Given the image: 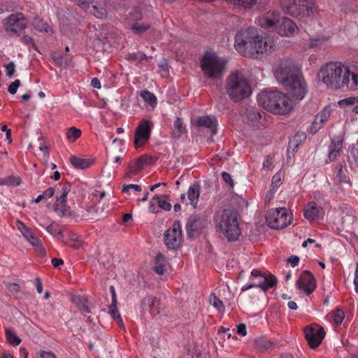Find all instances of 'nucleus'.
<instances>
[{"instance_id":"nucleus-1","label":"nucleus","mask_w":358,"mask_h":358,"mask_svg":"<svg viewBox=\"0 0 358 358\" xmlns=\"http://www.w3.org/2000/svg\"><path fill=\"white\" fill-rule=\"evenodd\" d=\"M276 80L294 98L301 100L307 93L306 83L296 62L289 58L279 61L275 70Z\"/></svg>"},{"instance_id":"nucleus-2","label":"nucleus","mask_w":358,"mask_h":358,"mask_svg":"<svg viewBox=\"0 0 358 358\" xmlns=\"http://www.w3.org/2000/svg\"><path fill=\"white\" fill-rule=\"evenodd\" d=\"M274 46L275 42L272 38L263 37L254 27L238 31L235 36L234 48L245 57H256L259 54L272 50Z\"/></svg>"},{"instance_id":"nucleus-3","label":"nucleus","mask_w":358,"mask_h":358,"mask_svg":"<svg viewBox=\"0 0 358 358\" xmlns=\"http://www.w3.org/2000/svg\"><path fill=\"white\" fill-rule=\"evenodd\" d=\"M318 78L328 87L337 90L344 87L350 90L358 89V73L350 70L339 62H330L322 66Z\"/></svg>"},{"instance_id":"nucleus-4","label":"nucleus","mask_w":358,"mask_h":358,"mask_svg":"<svg viewBox=\"0 0 358 358\" xmlns=\"http://www.w3.org/2000/svg\"><path fill=\"white\" fill-rule=\"evenodd\" d=\"M215 226L217 231L229 242L238 240L241 236L238 213L233 208L219 211L215 217Z\"/></svg>"},{"instance_id":"nucleus-5","label":"nucleus","mask_w":358,"mask_h":358,"mask_svg":"<svg viewBox=\"0 0 358 358\" xmlns=\"http://www.w3.org/2000/svg\"><path fill=\"white\" fill-rule=\"evenodd\" d=\"M257 101L264 108L277 114L287 113L292 108L291 99L279 91H264L259 94Z\"/></svg>"},{"instance_id":"nucleus-6","label":"nucleus","mask_w":358,"mask_h":358,"mask_svg":"<svg viewBox=\"0 0 358 358\" xmlns=\"http://www.w3.org/2000/svg\"><path fill=\"white\" fill-rule=\"evenodd\" d=\"M225 90L234 102L248 97L251 93V87L245 77L239 71L232 72L226 80Z\"/></svg>"},{"instance_id":"nucleus-7","label":"nucleus","mask_w":358,"mask_h":358,"mask_svg":"<svg viewBox=\"0 0 358 358\" xmlns=\"http://www.w3.org/2000/svg\"><path fill=\"white\" fill-rule=\"evenodd\" d=\"M259 24L267 29L273 28L279 35L284 36H292L298 30L291 19L286 17L280 18L278 12L268 13L259 19Z\"/></svg>"},{"instance_id":"nucleus-8","label":"nucleus","mask_w":358,"mask_h":358,"mask_svg":"<svg viewBox=\"0 0 358 358\" xmlns=\"http://www.w3.org/2000/svg\"><path fill=\"white\" fill-rule=\"evenodd\" d=\"M200 64L203 76L215 80L221 78L226 72L227 61L214 52H206Z\"/></svg>"},{"instance_id":"nucleus-9","label":"nucleus","mask_w":358,"mask_h":358,"mask_svg":"<svg viewBox=\"0 0 358 358\" xmlns=\"http://www.w3.org/2000/svg\"><path fill=\"white\" fill-rule=\"evenodd\" d=\"M284 12L300 20L313 15L315 5L311 0H280Z\"/></svg>"},{"instance_id":"nucleus-10","label":"nucleus","mask_w":358,"mask_h":358,"mask_svg":"<svg viewBox=\"0 0 358 358\" xmlns=\"http://www.w3.org/2000/svg\"><path fill=\"white\" fill-rule=\"evenodd\" d=\"M250 280V282L248 285L242 287V292L255 287L261 288L264 292H266L277 283V279L274 275H266L258 270H252L251 271Z\"/></svg>"},{"instance_id":"nucleus-11","label":"nucleus","mask_w":358,"mask_h":358,"mask_svg":"<svg viewBox=\"0 0 358 358\" xmlns=\"http://www.w3.org/2000/svg\"><path fill=\"white\" fill-rule=\"evenodd\" d=\"M268 225L275 229H283L291 224L292 215L283 208H275L268 212L266 216Z\"/></svg>"},{"instance_id":"nucleus-12","label":"nucleus","mask_w":358,"mask_h":358,"mask_svg":"<svg viewBox=\"0 0 358 358\" xmlns=\"http://www.w3.org/2000/svg\"><path fill=\"white\" fill-rule=\"evenodd\" d=\"M27 20L21 13L11 14L3 20L5 31L10 36H17L27 27Z\"/></svg>"},{"instance_id":"nucleus-13","label":"nucleus","mask_w":358,"mask_h":358,"mask_svg":"<svg viewBox=\"0 0 358 358\" xmlns=\"http://www.w3.org/2000/svg\"><path fill=\"white\" fill-rule=\"evenodd\" d=\"M164 241L169 249L177 250L180 247L182 241V233L181 224L179 221H175L173 226L166 231Z\"/></svg>"},{"instance_id":"nucleus-14","label":"nucleus","mask_w":358,"mask_h":358,"mask_svg":"<svg viewBox=\"0 0 358 358\" xmlns=\"http://www.w3.org/2000/svg\"><path fill=\"white\" fill-rule=\"evenodd\" d=\"M303 331L305 338L311 348H317L325 336L324 329L319 325L306 327L304 328Z\"/></svg>"},{"instance_id":"nucleus-15","label":"nucleus","mask_w":358,"mask_h":358,"mask_svg":"<svg viewBox=\"0 0 358 358\" xmlns=\"http://www.w3.org/2000/svg\"><path fill=\"white\" fill-rule=\"evenodd\" d=\"M207 225V221L197 215H192L187 219L185 226L187 236L194 238Z\"/></svg>"},{"instance_id":"nucleus-16","label":"nucleus","mask_w":358,"mask_h":358,"mask_svg":"<svg viewBox=\"0 0 358 358\" xmlns=\"http://www.w3.org/2000/svg\"><path fill=\"white\" fill-rule=\"evenodd\" d=\"M152 124L148 120H143L136 128L134 145L138 148L145 144L150 138Z\"/></svg>"},{"instance_id":"nucleus-17","label":"nucleus","mask_w":358,"mask_h":358,"mask_svg":"<svg viewBox=\"0 0 358 358\" xmlns=\"http://www.w3.org/2000/svg\"><path fill=\"white\" fill-rule=\"evenodd\" d=\"M296 285L298 289L309 295L316 288V282L313 275L309 271H304L301 274Z\"/></svg>"},{"instance_id":"nucleus-18","label":"nucleus","mask_w":358,"mask_h":358,"mask_svg":"<svg viewBox=\"0 0 358 358\" xmlns=\"http://www.w3.org/2000/svg\"><path fill=\"white\" fill-rule=\"evenodd\" d=\"M324 213L323 208L318 206L315 202L308 203L303 209V215L309 221H313L322 217Z\"/></svg>"},{"instance_id":"nucleus-19","label":"nucleus","mask_w":358,"mask_h":358,"mask_svg":"<svg viewBox=\"0 0 358 358\" xmlns=\"http://www.w3.org/2000/svg\"><path fill=\"white\" fill-rule=\"evenodd\" d=\"M109 289L112 296V302L109 306V313L114 320H117L118 325L125 330L123 321L117 308V301L115 287L111 285Z\"/></svg>"},{"instance_id":"nucleus-20","label":"nucleus","mask_w":358,"mask_h":358,"mask_svg":"<svg viewBox=\"0 0 358 358\" xmlns=\"http://www.w3.org/2000/svg\"><path fill=\"white\" fill-rule=\"evenodd\" d=\"M143 311L148 310L152 316L159 313V301L153 296H145L141 302Z\"/></svg>"},{"instance_id":"nucleus-21","label":"nucleus","mask_w":358,"mask_h":358,"mask_svg":"<svg viewBox=\"0 0 358 358\" xmlns=\"http://www.w3.org/2000/svg\"><path fill=\"white\" fill-rule=\"evenodd\" d=\"M343 138L341 136H335L332 140L331 145H329V159L334 161L343 148Z\"/></svg>"},{"instance_id":"nucleus-22","label":"nucleus","mask_w":358,"mask_h":358,"mask_svg":"<svg viewBox=\"0 0 358 358\" xmlns=\"http://www.w3.org/2000/svg\"><path fill=\"white\" fill-rule=\"evenodd\" d=\"M147 163L148 157L146 156H141L138 159L131 162L126 172V176L131 177L132 176L137 175Z\"/></svg>"},{"instance_id":"nucleus-23","label":"nucleus","mask_w":358,"mask_h":358,"mask_svg":"<svg viewBox=\"0 0 358 358\" xmlns=\"http://www.w3.org/2000/svg\"><path fill=\"white\" fill-rule=\"evenodd\" d=\"M196 125L200 127H206L211 130L213 135L216 133V119L210 116H201L196 122Z\"/></svg>"},{"instance_id":"nucleus-24","label":"nucleus","mask_w":358,"mask_h":358,"mask_svg":"<svg viewBox=\"0 0 358 358\" xmlns=\"http://www.w3.org/2000/svg\"><path fill=\"white\" fill-rule=\"evenodd\" d=\"M199 194L200 186L198 183H194L190 185L187 192V197L189 200L190 205H192L194 208L196 207L198 203Z\"/></svg>"},{"instance_id":"nucleus-25","label":"nucleus","mask_w":358,"mask_h":358,"mask_svg":"<svg viewBox=\"0 0 358 358\" xmlns=\"http://www.w3.org/2000/svg\"><path fill=\"white\" fill-rule=\"evenodd\" d=\"M227 5L235 10H250V0H226Z\"/></svg>"},{"instance_id":"nucleus-26","label":"nucleus","mask_w":358,"mask_h":358,"mask_svg":"<svg viewBox=\"0 0 358 358\" xmlns=\"http://www.w3.org/2000/svg\"><path fill=\"white\" fill-rule=\"evenodd\" d=\"M70 162L76 169H85L90 166L93 161L73 156L70 158Z\"/></svg>"},{"instance_id":"nucleus-27","label":"nucleus","mask_w":358,"mask_h":358,"mask_svg":"<svg viewBox=\"0 0 358 358\" xmlns=\"http://www.w3.org/2000/svg\"><path fill=\"white\" fill-rule=\"evenodd\" d=\"M66 201H63L61 203H58V200L56 201L54 204V210L57 213V215L60 217H66L71 216V212L69 209L66 208Z\"/></svg>"},{"instance_id":"nucleus-28","label":"nucleus","mask_w":358,"mask_h":358,"mask_svg":"<svg viewBox=\"0 0 358 358\" xmlns=\"http://www.w3.org/2000/svg\"><path fill=\"white\" fill-rule=\"evenodd\" d=\"M73 301L80 308L83 313H90L91 312L89 302L84 297L80 296H75L73 297Z\"/></svg>"},{"instance_id":"nucleus-29","label":"nucleus","mask_w":358,"mask_h":358,"mask_svg":"<svg viewBox=\"0 0 358 358\" xmlns=\"http://www.w3.org/2000/svg\"><path fill=\"white\" fill-rule=\"evenodd\" d=\"M173 127V137L176 139L180 138L186 132V129L183 126L182 120L180 117H177L174 121Z\"/></svg>"},{"instance_id":"nucleus-30","label":"nucleus","mask_w":358,"mask_h":358,"mask_svg":"<svg viewBox=\"0 0 358 358\" xmlns=\"http://www.w3.org/2000/svg\"><path fill=\"white\" fill-rule=\"evenodd\" d=\"M210 303L220 313L224 311V306L222 301H221L217 296L212 293L209 296Z\"/></svg>"},{"instance_id":"nucleus-31","label":"nucleus","mask_w":358,"mask_h":358,"mask_svg":"<svg viewBox=\"0 0 358 358\" xmlns=\"http://www.w3.org/2000/svg\"><path fill=\"white\" fill-rule=\"evenodd\" d=\"M140 96L146 103H148L152 106H155L157 103V98L155 95L148 90H143L141 92Z\"/></svg>"},{"instance_id":"nucleus-32","label":"nucleus","mask_w":358,"mask_h":358,"mask_svg":"<svg viewBox=\"0 0 358 358\" xmlns=\"http://www.w3.org/2000/svg\"><path fill=\"white\" fill-rule=\"evenodd\" d=\"M81 130L72 127H70L66 132V138L71 142L76 141L81 136Z\"/></svg>"},{"instance_id":"nucleus-33","label":"nucleus","mask_w":358,"mask_h":358,"mask_svg":"<svg viewBox=\"0 0 358 358\" xmlns=\"http://www.w3.org/2000/svg\"><path fill=\"white\" fill-rule=\"evenodd\" d=\"M90 13L97 18H105L107 17V11L101 6H92Z\"/></svg>"},{"instance_id":"nucleus-34","label":"nucleus","mask_w":358,"mask_h":358,"mask_svg":"<svg viewBox=\"0 0 358 358\" xmlns=\"http://www.w3.org/2000/svg\"><path fill=\"white\" fill-rule=\"evenodd\" d=\"M132 31L136 33L141 34L146 31L149 28L150 25L145 23H139L138 22H133L131 24Z\"/></svg>"},{"instance_id":"nucleus-35","label":"nucleus","mask_w":358,"mask_h":358,"mask_svg":"<svg viewBox=\"0 0 358 358\" xmlns=\"http://www.w3.org/2000/svg\"><path fill=\"white\" fill-rule=\"evenodd\" d=\"M27 241L34 247L38 248L39 255H45V249L42 246L40 240L37 237H36L34 234L32 235Z\"/></svg>"},{"instance_id":"nucleus-36","label":"nucleus","mask_w":358,"mask_h":358,"mask_svg":"<svg viewBox=\"0 0 358 358\" xmlns=\"http://www.w3.org/2000/svg\"><path fill=\"white\" fill-rule=\"evenodd\" d=\"M168 198L166 195L159 196V199L157 201L159 208L167 211L171 210V204L168 201Z\"/></svg>"},{"instance_id":"nucleus-37","label":"nucleus","mask_w":358,"mask_h":358,"mask_svg":"<svg viewBox=\"0 0 358 358\" xmlns=\"http://www.w3.org/2000/svg\"><path fill=\"white\" fill-rule=\"evenodd\" d=\"M270 0H250V9L262 10L268 5Z\"/></svg>"},{"instance_id":"nucleus-38","label":"nucleus","mask_w":358,"mask_h":358,"mask_svg":"<svg viewBox=\"0 0 358 358\" xmlns=\"http://www.w3.org/2000/svg\"><path fill=\"white\" fill-rule=\"evenodd\" d=\"M6 336L8 343L13 345H18L21 343V339L11 330L6 329Z\"/></svg>"},{"instance_id":"nucleus-39","label":"nucleus","mask_w":358,"mask_h":358,"mask_svg":"<svg viewBox=\"0 0 358 358\" xmlns=\"http://www.w3.org/2000/svg\"><path fill=\"white\" fill-rule=\"evenodd\" d=\"M17 227L18 229L20 231V232L22 234L24 237L28 240L32 235L34 234L32 232L31 229L27 227L24 223H22L20 221H17L16 222Z\"/></svg>"},{"instance_id":"nucleus-40","label":"nucleus","mask_w":358,"mask_h":358,"mask_svg":"<svg viewBox=\"0 0 358 358\" xmlns=\"http://www.w3.org/2000/svg\"><path fill=\"white\" fill-rule=\"evenodd\" d=\"M6 287L8 291L13 294L16 298H20L22 292L20 290V286L17 283H8Z\"/></svg>"},{"instance_id":"nucleus-41","label":"nucleus","mask_w":358,"mask_h":358,"mask_svg":"<svg viewBox=\"0 0 358 358\" xmlns=\"http://www.w3.org/2000/svg\"><path fill=\"white\" fill-rule=\"evenodd\" d=\"M331 110L329 107H325L317 116L316 118L322 123H324L330 117Z\"/></svg>"},{"instance_id":"nucleus-42","label":"nucleus","mask_w":358,"mask_h":358,"mask_svg":"<svg viewBox=\"0 0 358 358\" xmlns=\"http://www.w3.org/2000/svg\"><path fill=\"white\" fill-rule=\"evenodd\" d=\"M46 229L50 234L56 237L57 239L62 240L64 237L62 230L58 227H54L52 224L48 226Z\"/></svg>"},{"instance_id":"nucleus-43","label":"nucleus","mask_w":358,"mask_h":358,"mask_svg":"<svg viewBox=\"0 0 358 358\" xmlns=\"http://www.w3.org/2000/svg\"><path fill=\"white\" fill-rule=\"evenodd\" d=\"M21 183V180L19 177L10 176L3 178V185L17 186Z\"/></svg>"},{"instance_id":"nucleus-44","label":"nucleus","mask_w":358,"mask_h":358,"mask_svg":"<svg viewBox=\"0 0 358 358\" xmlns=\"http://www.w3.org/2000/svg\"><path fill=\"white\" fill-rule=\"evenodd\" d=\"M70 189L71 187L69 184H65L62 186L61 189V194L57 199V200H58V203H61L63 201H66V198Z\"/></svg>"},{"instance_id":"nucleus-45","label":"nucleus","mask_w":358,"mask_h":358,"mask_svg":"<svg viewBox=\"0 0 358 358\" xmlns=\"http://www.w3.org/2000/svg\"><path fill=\"white\" fill-rule=\"evenodd\" d=\"M358 102V98L355 96L348 97L345 99H343L342 100H340L338 103L341 107H343L345 106H351L354 105Z\"/></svg>"},{"instance_id":"nucleus-46","label":"nucleus","mask_w":358,"mask_h":358,"mask_svg":"<svg viewBox=\"0 0 358 358\" xmlns=\"http://www.w3.org/2000/svg\"><path fill=\"white\" fill-rule=\"evenodd\" d=\"M142 19V14L141 12L138 9L136 8L132 12H131L129 15V20L131 22H136Z\"/></svg>"},{"instance_id":"nucleus-47","label":"nucleus","mask_w":358,"mask_h":358,"mask_svg":"<svg viewBox=\"0 0 358 358\" xmlns=\"http://www.w3.org/2000/svg\"><path fill=\"white\" fill-rule=\"evenodd\" d=\"M334 320L337 325H340L345 317L344 312L341 309H337L333 315Z\"/></svg>"},{"instance_id":"nucleus-48","label":"nucleus","mask_w":358,"mask_h":358,"mask_svg":"<svg viewBox=\"0 0 358 358\" xmlns=\"http://www.w3.org/2000/svg\"><path fill=\"white\" fill-rule=\"evenodd\" d=\"M257 348L259 350H267L271 346V343L269 341L259 338L256 341Z\"/></svg>"},{"instance_id":"nucleus-49","label":"nucleus","mask_w":358,"mask_h":358,"mask_svg":"<svg viewBox=\"0 0 358 358\" xmlns=\"http://www.w3.org/2000/svg\"><path fill=\"white\" fill-rule=\"evenodd\" d=\"M338 180L341 184H347L350 185L349 178L344 173L343 167L341 166L338 172Z\"/></svg>"},{"instance_id":"nucleus-50","label":"nucleus","mask_w":358,"mask_h":358,"mask_svg":"<svg viewBox=\"0 0 358 358\" xmlns=\"http://www.w3.org/2000/svg\"><path fill=\"white\" fill-rule=\"evenodd\" d=\"M157 199H159V196L155 195L150 200L149 206H148V210L150 213H157L159 212L158 208L156 206V205H157Z\"/></svg>"},{"instance_id":"nucleus-51","label":"nucleus","mask_w":358,"mask_h":358,"mask_svg":"<svg viewBox=\"0 0 358 358\" xmlns=\"http://www.w3.org/2000/svg\"><path fill=\"white\" fill-rule=\"evenodd\" d=\"M6 69V76L9 78H11L15 71V64L13 62H10L9 63L4 65Z\"/></svg>"},{"instance_id":"nucleus-52","label":"nucleus","mask_w":358,"mask_h":358,"mask_svg":"<svg viewBox=\"0 0 358 358\" xmlns=\"http://www.w3.org/2000/svg\"><path fill=\"white\" fill-rule=\"evenodd\" d=\"M20 80L17 79L14 82L11 83L8 87V92L11 94H15L17 92V88L20 85Z\"/></svg>"},{"instance_id":"nucleus-53","label":"nucleus","mask_w":358,"mask_h":358,"mask_svg":"<svg viewBox=\"0 0 358 358\" xmlns=\"http://www.w3.org/2000/svg\"><path fill=\"white\" fill-rule=\"evenodd\" d=\"M35 27L39 31H48V26L46 23L43 22V20H36L35 22Z\"/></svg>"},{"instance_id":"nucleus-54","label":"nucleus","mask_w":358,"mask_h":358,"mask_svg":"<svg viewBox=\"0 0 358 358\" xmlns=\"http://www.w3.org/2000/svg\"><path fill=\"white\" fill-rule=\"evenodd\" d=\"M323 123H322L317 118L315 117V120L312 122L310 126V131L313 134L317 132L322 127Z\"/></svg>"},{"instance_id":"nucleus-55","label":"nucleus","mask_w":358,"mask_h":358,"mask_svg":"<svg viewBox=\"0 0 358 358\" xmlns=\"http://www.w3.org/2000/svg\"><path fill=\"white\" fill-rule=\"evenodd\" d=\"M130 189H134L136 192H141L142 190L141 187L140 185L129 184L124 185L122 189V192L124 193H127Z\"/></svg>"},{"instance_id":"nucleus-56","label":"nucleus","mask_w":358,"mask_h":358,"mask_svg":"<svg viewBox=\"0 0 358 358\" xmlns=\"http://www.w3.org/2000/svg\"><path fill=\"white\" fill-rule=\"evenodd\" d=\"M78 6L84 10L90 8L91 0H76Z\"/></svg>"},{"instance_id":"nucleus-57","label":"nucleus","mask_w":358,"mask_h":358,"mask_svg":"<svg viewBox=\"0 0 358 358\" xmlns=\"http://www.w3.org/2000/svg\"><path fill=\"white\" fill-rule=\"evenodd\" d=\"M222 178L227 184L229 185L231 187H234V182L229 173L225 171L222 172Z\"/></svg>"},{"instance_id":"nucleus-58","label":"nucleus","mask_w":358,"mask_h":358,"mask_svg":"<svg viewBox=\"0 0 358 358\" xmlns=\"http://www.w3.org/2000/svg\"><path fill=\"white\" fill-rule=\"evenodd\" d=\"M38 358H57L56 355L51 351L41 350L38 352Z\"/></svg>"},{"instance_id":"nucleus-59","label":"nucleus","mask_w":358,"mask_h":358,"mask_svg":"<svg viewBox=\"0 0 358 358\" xmlns=\"http://www.w3.org/2000/svg\"><path fill=\"white\" fill-rule=\"evenodd\" d=\"M165 264L166 263L155 264V266L153 267V270L157 274L162 275L165 271Z\"/></svg>"},{"instance_id":"nucleus-60","label":"nucleus","mask_w":358,"mask_h":358,"mask_svg":"<svg viewBox=\"0 0 358 358\" xmlns=\"http://www.w3.org/2000/svg\"><path fill=\"white\" fill-rule=\"evenodd\" d=\"M306 138V135L305 133H297L296 136L294 137L292 141L289 143V144L291 145L292 143L298 142L299 140L301 142L302 141H304Z\"/></svg>"},{"instance_id":"nucleus-61","label":"nucleus","mask_w":358,"mask_h":358,"mask_svg":"<svg viewBox=\"0 0 358 358\" xmlns=\"http://www.w3.org/2000/svg\"><path fill=\"white\" fill-rule=\"evenodd\" d=\"M273 164V159L269 156H266V159L264 160L263 163V168L264 169L270 170L271 169Z\"/></svg>"},{"instance_id":"nucleus-62","label":"nucleus","mask_w":358,"mask_h":358,"mask_svg":"<svg viewBox=\"0 0 358 358\" xmlns=\"http://www.w3.org/2000/svg\"><path fill=\"white\" fill-rule=\"evenodd\" d=\"M281 180V175L280 173H275L272 178V187L273 188L276 187H278L279 186V182Z\"/></svg>"},{"instance_id":"nucleus-63","label":"nucleus","mask_w":358,"mask_h":358,"mask_svg":"<svg viewBox=\"0 0 358 358\" xmlns=\"http://www.w3.org/2000/svg\"><path fill=\"white\" fill-rule=\"evenodd\" d=\"M237 333L243 336H246V326L245 324H240L237 328Z\"/></svg>"},{"instance_id":"nucleus-64","label":"nucleus","mask_w":358,"mask_h":358,"mask_svg":"<svg viewBox=\"0 0 358 358\" xmlns=\"http://www.w3.org/2000/svg\"><path fill=\"white\" fill-rule=\"evenodd\" d=\"M354 285H355V290L357 293H358V263L356 266V269L355 272V278H354Z\"/></svg>"}]
</instances>
